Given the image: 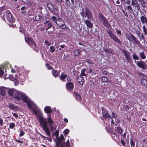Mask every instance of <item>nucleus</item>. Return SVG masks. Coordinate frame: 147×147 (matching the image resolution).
<instances>
[{"label":"nucleus","mask_w":147,"mask_h":147,"mask_svg":"<svg viewBox=\"0 0 147 147\" xmlns=\"http://www.w3.org/2000/svg\"><path fill=\"white\" fill-rule=\"evenodd\" d=\"M15 98L20 100L21 99L23 102L26 103L27 102V105L28 107L31 110L34 115H36L37 112V107L36 105L32 101L28 100L27 97L25 94H24L17 90H15V93L14 95Z\"/></svg>","instance_id":"nucleus-1"},{"label":"nucleus","mask_w":147,"mask_h":147,"mask_svg":"<svg viewBox=\"0 0 147 147\" xmlns=\"http://www.w3.org/2000/svg\"><path fill=\"white\" fill-rule=\"evenodd\" d=\"M39 121L40 125L42 126L43 129L45 132V133L47 136H50V133L48 125L50 127L51 130V131H52L54 129V121L51 118V115H48V117L47 119L41 117L40 118Z\"/></svg>","instance_id":"nucleus-2"},{"label":"nucleus","mask_w":147,"mask_h":147,"mask_svg":"<svg viewBox=\"0 0 147 147\" xmlns=\"http://www.w3.org/2000/svg\"><path fill=\"white\" fill-rule=\"evenodd\" d=\"M82 11L80 14L83 17L85 18L87 17L88 19L92 18V14L90 10L87 7H86L85 9L82 8Z\"/></svg>","instance_id":"nucleus-3"},{"label":"nucleus","mask_w":147,"mask_h":147,"mask_svg":"<svg viewBox=\"0 0 147 147\" xmlns=\"http://www.w3.org/2000/svg\"><path fill=\"white\" fill-rule=\"evenodd\" d=\"M5 18L7 20L10 22L13 21V16L11 13L8 11H6L4 14L3 19L5 21Z\"/></svg>","instance_id":"nucleus-4"},{"label":"nucleus","mask_w":147,"mask_h":147,"mask_svg":"<svg viewBox=\"0 0 147 147\" xmlns=\"http://www.w3.org/2000/svg\"><path fill=\"white\" fill-rule=\"evenodd\" d=\"M65 144L64 138L63 136L61 135L59 139L58 142L57 143L56 147H63L62 145Z\"/></svg>","instance_id":"nucleus-5"},{"label":"nucleus","mask_w":147,"mask_h":147,"mask_svg":"<svg viewBox=\"0 0 147 147\" xmlns=\"http://www.w3.org/2000/svg\"><path fill=\"white\" fill-rule=\"evenodd\" d=\"M107 34L115 42L120 43L121 42L117 38V37L115 36L113 33L110 30H109L107 32Z\"/></svg>","instance_id":"nucleus-6"},{"label":"nucleus","mask_w":147,"mask_h":147,"mask_svg":"<svg viewBox=\"0 0 147 147\" xmlns=\"http://www.w3.org/2000/svg\"><path fill=\"white\" fill-rule=\"evenodd\" d=\"M55 23L61 28L64 29L66 28V26L64 22L60 19L56 20L55 21Z\"/></svg>","instance_id":"nucleus-7"},{"label":"nucleus","mask_w":147,"mask_h":147,"mask_svg":"<svg viewBox=\"0 0 147 147\" xmlns=\"http://www.w3.org/2000/svg\"><path fill=\"white\" fill-rule=\"evenodd\" d=\"M136 65L140 68L146 70L147 69V65L143 61H138Z\"/></svg>","instance_id":"nucleus-8"},{"label":"nucleus","mask_w":147,"mask_h":147,"mask_svg":"<svg viewBox=\"0 0 147 147\" xmlns=\"http://www.w3.org/2000/svg\"><path fill=\"white\" fill-rule=\"evenodd\" d=\"M25 40L26 42L28 43L29 45L32 47H35L36 46L34 40L31 38H28L26 40V38H25Z\"/></svg>","instance_id":"nucleus-9"},{"label":"nucleus","mask_w":147,"mask_h":147,"mask_svg":"<svg viewBox=\"0 0 147 147\" xmlns=\"http://www.w3.org/2000/svg\"><path fill=\"white\" fill-rule=\"evenodd\" d=\"M99 15L100 18L103 24L105 26H107L108 25L109 23L106 18L102 14H100Z\"/></svg>","instance_id":"nucleus-10"},{"label":"nucleus","mask_w":147,"mask_h":147,"mask_svg":"<svg viewBox=\"0 0 147 147\" xmlns=\"http://www.w3.org/2000/svg\"><path fill=\"white\" fill-rule=\"evenodd\" d=\"M102 117L105 119L110 118L112 119L110 115L106 111H103L102 112Z\"/></svg>","instance_id":"nucleus-11"},{"label":"nucleus","mask_w":147,"mask_h":147,"mask_svg":"<svg viewBox=\"0 0 147 147\" xmlns=\"http://www.w3.org/2000/svg\"><path fill=\"white\" fill-rule=\"evenodd\" d=\"M84 23L86 25L88 28L89 27L90 28H92L93 25L91 23L90 21L86 20L84 21Z\"/></svg>","instance_id":"nucleus-12"},{"label":"nucleus","mask_w":147,"mask_h":147,"mask_svg":"<svg viewBox=\"0 0 147 147\" xmlns=\"http://www.w3.org/2000/svg\"><path fill=\"white\" fill-rule=\"evenodd\" d=\"M45 112L47 113H50L52 111V110L49 106H47L44 108Z\"/></svg>","instance_id":"nucleus-13"},{"label":"nucleus","mask_w":147,"mask_h":147,"mask_svg":"<svg viewBox=\"0 0 147 147\" xmlns=\"http://www.w3.org/2000/svg\"><path fill=\"white\" fill-rule=\"evenodd\" d=\"M74 87V84L72 82H70L67 83L66 85V88L67 89L69 90H71Z\"/></svg>","instance_id":"nucleus-14"},{"label":"nucleus","mask_w":147,"mask_h":147,"mask_svg":"<svg viewBox=\"0 0 147 147\" xmlns=\"http://www.w3.org/2000/svg\"><path fill=\"white\" fill-rule=\"evenodd\" d=\"M9 107L11 109L15 110H17L18 109L17 106H14L13 104L12 103H9Z\"/></svg>","instance_id":"nucleus-15"},{"label":"nucleus","mask_w":147,"mask_h":147,"mask_svg":"<svg viewBox=\"0 0 147 147\" xmlns=\"http://www.w3.org/2000/svg\"><path fill=\"white\" fill-rule=\"evenodd\" d=\"M130 35L131 36L132 38L134 41V42L137 44H139L140 43V42H139L138 40L136 39V37L134 36L132 34H130Z\"/></svg>","instance_id":"nucleus-16"},{"label":"nucleus","mask_w":147,"mask_h":147,"mask_svg":"<svg viewBox=\"0 0 147 147\" xmlns=\"http://www.w3.org/2000/svg\"><path fill=\"white\" fill-rule=\"evenodd\" d=\"M141 82L145 88H147V81L146 80L144 79H142L141 80Z\"/></svg>","instance_id":"nucleus-17"},{"label":"nucleus","mask_w":147,"mask_h":147,"mask_svg":"<svg viewBox=\"0 0 147 147\" xmlns=\"http://www.w3.org/2000/svg\"><path fill=\"white\" fill-rule=\"evenodd\" d=\"M78 82L81 84H82L83 83L84 80L82 76H80L78 77Z\"/></svg>","instance_id":"nucleus-18"},{"label":"nucleus","mask_w":147,"mask_h":147,"mask_svg":"<svg viewBox=\"0 0 147 147\" xmlns=\"http://www.w3.org/2000/svg\"><path fill=\"white\" fill-rule=\"evenodd\" d=\"M136 1V0H132L131 4L133 6L136 5H137V6H136L135 7H136L138 9L140 8L139 5H137Z\"/></svg>","instance_id":"nucleus-19"},{"label":"nucleus","mask_w":147,"mask_h":147,"mask_svg":"<svg viewBox=\"0 0 147 147\" xmlns=\"http://www.w3.org/2000/svg\"><path fill=\"white\" fill-rule=\"evenodd\" d=\"M101 80L103 82H109L110 83H111V81L109 79H108L107 78L103 77L101 78Z\"/></svg>","instance_id":"nucleus-20"},{"label":"nucleus","mask_w":147,"mask_h":147,"mask_svg":"<svg viewBox=\"0 0 147 147\" xmlns=\"http://www.w3.org/2000/svg\"><path fill=\"white\" fill-rule=\"evenodd\" d=\"M74 94L75 97L76 99L78 100H80L81 98V97L80 95L78 93L76 92H74Z\"/></svg>","instance_id":"nucleus-21"},{"label":"nucleus","mask_w":147,"mask_h":147,"mask_svg":"<svg viewBox=\"0 0 147 147\" xmlns=\"http://www.w3.org/2000/svg\"><path fill=\"white\" fill-rule=\"evenodd\" d=\"M86 69L85 68H84L81 71V73L80 74L81 76H86V74L85 73V72L86 71Z\"/></svg>","instance_id":"nucleus-22"},{"label":"nucleus","mask_w":147,"mask_h":147,"mask_svg":"<svg viewBox=\"0 0 147 147\" xmlns=\"http://www.w3.org/2000/svg\"><path fill=\"white\" fill-rule=\"evenodd\" d=\"M140 20L143 23H144L147 21L146 18L144 16H142L140 17Z\"/></svg>","instance_id":"nucleus-23"},{"label":"nucleus","mask_w":147,"mask_h":147,"mask_svg":"<svg viewBox=\"0 0 147 147\" xmlns=\"http://www.w3.org/2000/svg\"><path fill=\"white\" fill-rule=\"evenodd\" d=\"M44 24L45 25L48 26V27L46 29L47 30H48L49 28H50L52 27V25L50 24V23L49 21H47L46 22H45L44 23Z\"/></svg>","instance_id":"nucleus-24"},{"label":"nucleus","mask_w":147,"mask_h":147,"mask_svg":"<svg viewBox=\"0 0 147 147\" xmlns=\"http://www.w3.org/2000/svg\"><path fill=\"white\" fill-rule=\"evenodd\" d=\"M5 94L4 89L3 87H0V94L4 96Z\"/></svg>","instance_id":"nucleus-25"},{"label":"nucleus","mask_w":147,"mask_h":147,"mask_svg":"<svg viewBox=\"0 0 147 147\" xmlns=\"http://www.w3.org/2000/svg\"><path fill=\"white\" fill-rule=\"evenodd\" d=\"M81 51L78 49H76L74 51V55L76 56L79 55L80 54Z\"/></svg>","instance_id":"nucleus-26"},{"label":"nucleus","mask_w":147,"mask_h":147,"mask_svg":"<svg viewBox=\"0 0 147 147\" xmlns=\"http://www.w3.org/2000/svg\"><path fill=\"white\" fill-rule=\"evenodd\" d=\"M52 74L55 77H56L58 74V73L56 70H53L52 71Z\"/></svg>","instance_id":"nucleus-27"},{"label":"nucleus","mask_w":147,"mask_h":147,"mask_svg":"<svg viewBox=\"0 0 147 147\" xmlns=\"http://www.w3.org/2000/svg\"><path fill=\"white\" fill-rule=\"evenodd\" d=\"M122 51L124 53L125 57L130 55L129 52L128 51L123 50Z\"/></svg>","instance_id":"nucleus-28"},{"label":"nucleus","mask_w":147,"mask_h":147,"mask_svg":"<svg viewBox=\"0 0 147 147\" xmlns=\"http://www.w3.org/2000/svg\"><path fill=\"white\" fill-rule=\"evenodd\" d=\"M122 51L124 53L125 57L130 55L129 52L128 51L123 50Z\"/></svg>","instance_id":"nucleus-29"},{"label":"nucleus","mask_w":147,"mask_h":147,"mask_svg":"<svg viewBox=\"0 0 147 147\" xmlns=\"http://www.w3.org/2000/svg\"><path fill=\"white\" fill-rule=\"evenodd\" d=\"M139 56L142 59H145L146 58V56L144 52H140L139 53Z\"/></svg>","instance_id":"nucleus-30"},{"label":"nucleus","mask_w":147,"mask_h":147,"mask_svg":"<svg viewBox=\"0 0 147 147\" xmlns=\"http://www.w3.org/2000/svg\"><path fill=\"white\" fill-rule=\"evenodd\" d=\"M115 130L120 134H121L122 133V130L120 128L118 127H115Z\"/></svg>","instance_id":"nucleus-31"},{"label":"nucleus","mask_w":147,"mask_h":147,"mask_svg":"<svg viewBox=\"0 0 147 147\" xmlns=\"http://www.w3.org/2000/svg\"><path fill=\"white\" fill-rule=\"evenodd\" d=\"M67 76V75L65 74H62L60 77V79L62 80H64Z\"/></svg>","instance_id":"nucleus-32"},{"label":"nucleus","mask_w":147,"mask_h":147,"mask_svg":"<svg viewBox=\"0 0 147 147\" xmlns=\"http://www.w3.org/2000/svg\"><path fill=\"white\" fill-rule=\"evenodd\" d=\"M14 93H15V91L13 89H10L8 90V94L10 96H12Z\"/></svg>","instance_id":"nucleus-33"},{"label":"nucleus","mask_w":147,"mask_h":147,"mask_svg":"<svg viewBox=\"0 0 147 147\" xmlns=\"http://www.w3.org/2000/svg\"><path fill=\"white\" fill-rule=\"evenodd\" d=\"M126 58L127 61L129 63L131 62L132 61L131 57L130 55L126 57Z\"/></svg>","instance_id":"nucleus-34"},{"label":"nucleus","mask_w":147,"mask_h":147,"mask_svg":"<svg viewBox=\"0 0 147 147\" xmlns=\"http://www.w3.org/2000/svg\"><path fill=\"white\" fill-rule=\"evenodd\" d=\"M49 51L52 53H53L55 51V47L53 46L50 47Z\"/></svg>","instance_id":"nucleus-35"},{"label":"nucleus","mask_w":147,"mask_h":147,"mask_svg":"<svg viewBox=\"0 0 147 147\" xmlns=\"http://www.w3.org/2000/svg\"><path fill=\"white\" fill-rule=\"evenodd\" d=\"M133 58L135 60H138L139 57L135 54L133 53L132 55Z\"/></svg>","instance_id":"nucleus-36"},{"label":"nucleus","mask_w":147,"mask_h":147,"mask_svg":"<svg viewBox=\"0 0 147 147\" xmlns=\"http://www.w3.org/2000/svg\"><path fill=\"white\" fill-rule=\"evenodd\" d=\"M9 127L11 129L13 128L15 126V124L14 123H10L9 124Z\"/></svg>","instance_id":"nucleus-37"},{"label":"nucleus","mask_w":147,"mask_h":147,"mask_svg":"<svg viewBox=\"0 0 147 147\" xmlns=\"http://www.w3.org/2000/svg\"><path fill=\"white\" fill-rule=\"evenodd\" d=\"M143 31L144 33V34H146V35H147V30L146 29V28L144 25L143 26Z\"/></svg>","instance_id":"nucleus-38"},{"label":"nucleus","mask_w":147,"mask_h":147,"mask_svg":"<svg viewBox=\"0 0 147 147\" xmlns=\"http://www.w3.org/2000/svg\"><path fill=\"white\" fill-rule=\"evenodd\" d=\"M125 36L127 39L129 40V41L131 40V36L130 35V36L128 33H127L125 34Z\"/></svg>","instance_id":"nucleus-39"},{"label":"nucleus","mask_w":147,"mask_h":147,"mask_svg":"<svg viewBox=\"0 0 147 147\" xmlns=\"http://www.w3.org/2000/svg\"><path fill=\"white\" fill-rule=\"evenodd\" d=\"M84 33L85 34V35L86 36L88 35L89 34V30H85L84 31Z\"/></svg>","instance_id":"nucleus-40"},{"label":"nucleus","mask_w":147,"mask_h":147,"mask_svg":"<svg viewBox=\"0 0 147 147\" xmlns=\"http://www.w3.org/2000/svg\"><path fill=\"white\" fill-rule=\"evenodd\" d=\"M130 144L131 146L134 147L135 145V143L132 139H130Z\"/></svg>","instance_id":"nucleus-41"},{"label":"nucleus","mask_w":147,"mask_h":147,"mask_svg":"<svg viewBox=\"0 0 147 147\" xmlns=\"http://www.w3.org/2000/svg\"><path fill=\"white\" fill-rule=\"evenodd\" d=\"M66 147H70L69 142V139H68L66 142Z\"/></svg>","instance_id":"nucleus-42"},{"label":"nucleus","mask_w":147,"mask_h":147,"mask_svg":"<svg viewBox=\"0 0 147 147\" xmlns=\"http://www.w3.org/2000/svg\"><path fill=\"white\" fill-rule=\"evenodd\" d=\"M46 66L47 67L48 69H51L53 68L51 65H49V64L46 63Z\"/></svg>","instance_id":"nucleus-43"},{"label":"nucleus","mask_w":147,"mask_h":147,"mask_svg":"<svg viewBox=\"0 0 147 147\" xmlns=\"http://www.w3.org/2000/svg\"><path fill=\"white\" fill-rule=\"evenodd\" d=\"M104 50L105 52L107 53H111V51L109 50L108 49H105Z\"/></svg>","instance_id":"nucleus-44"},{"label":"nucleus","mask_w":147,"mask_h":147,"mask_svg":"<svg viewBox=\"0 0 147 147\" xmlns=\"http://www.w3.org/2000/svg\"><path fill=\"white\" fill-rule=\"evenodd\" d=\"M139 37L140 40H141V39H144V36L143 33H141V36H140Z\"/></svg>","instance_id":"nucleus-45"},{"label":"nucleus","mask_w":147,"mask_h":147,"mask_svg":"<svg viewBox=\"0 0 147 147\" xmlns=\"http://www.w3.org/2000/svg\"><path fill=\"white\" fill-rule=\"evenodd\" d=\"M24 134L25 133L24 131H20V137H21L23 136L24 135Z\"/></svg>","instance_id":"nucleus-46"},{"label":"nucleus","mask_w":147,"mask_h":147,"mask_svg":"<svg viewBox=\"0 0 147 147\" xmlns=\"http://www.w3.org/2000/svg\"><path fill=\"white\" fill-rule=\"evenodd\" d=\"M112 116L114 118H116L117 117V116L116 114L113 112L112 113Z\"/></svg>","instance_id":"nucleus-47"},{"label":"nucleus","mask_w":147,"mask_h":147,"mask_svg":"<svg viewBox=\"0 0 147 147\" xmlns=\"http://www.w3.org/2000/svg\"><path fill=\"white\" fill-rule=\"evenodd\" d=\"M45 43L48 46H50L51 45V42H49L47 40H45Z\"/></svg>","instance_id":"nucleus-48"},{"label":"nucleus","mask_w":147,"mask_h":147,"mask_svg":"<svg viewBox=\"0 0 147 147\" xmlns=\"http://www.w3.org/2000/svg\"><path fill=\"white\" fill-rule=\"evenodd\" d=\"M69 132V130L68 129H66L64 131V133L65 135L67 134Z\"/></svg>","instance_id":"nucleus-49"},{"label":"nucleus","mask_w":147,"mask_h":147,"mask_svg":"<svg viewBox=\"0 0 147 147\" xmlns=\"http://www.w3.org/2000/svg\"><path fill=\"white\" fill-rule=\"evenodd\" d=\"M3 123V121L1 118L0 119V125L2 126Z\"/></svg>","instance_id":"nucleus-50"},{"label":"nucleus","mask_w":147,"mask_h":147,"mask_svg":"<svg viewBox=\"0 0 147 147\" xmlns=\"http://www.w3.org/2000/svg\"><path fill=\"white\" fill-rule=\"evenodd\" d=\"M86 62L88 63L89 64H93V63L92 61L90 60H88L86 61Z\"/></svg>","instance_id":"nucleus-51"},{"label":"nucleus","mask_w":147,"mask_h":147,"mask_svg":"<svg viewBox=\"0 0 147 147\" xmlns=\"http://www.w3.org/2000/svg\"><path fill=\"white\" fill-rule=\"evenodd\" d=\"M4 73V71L0 68V76L2 75Z\"/></svg>","instance_id":"nucleus-52"},{"label":"nucleus","mask_w":147,"mask_h":147,"mask_svg":"<svg viewBox=\"0 0 147 147\" xmlns=\"http://www.w3.org/2000/svg\"><path fill=\"white\" fill-rule=\"evenodd\" d=\"M15 141L18 143H23V142L22 141H21L20 140H18L17 139H16L15 140Z\"/></svg>","instance_id":"nucleus-53"},{"label":"nucleus","mask_w":147,"mask_h":147,"mask_svg":"<svg viewBox=\"0 0 147 147\" xmlns=\"http://www.w3.org/2000/svg\"><path fill=\"white\" fill-rule=\"evenodd\" d=\"M13 81H14L15 80L16 81L18 78V76L16 75L15 77H13Z\"/></svg>","instance_id":"nucleus-54"},{"label":"nucleus","mask_w":147,"mask_h":147,"mask_svg":"<svg viewBox=\"0 0 147 147\" xmlns=\"http://www.w3.org/2000/svg\"><path fill=\"white\" fill-rule=\"evenodd\" d=\"M12 114L13 116L15 117L16 118H18V115H17L16 113H12Z\"/></svg>","instance_id":"nucleus-55"},{"label":"nucleus","mask_w":147,"mask_h":147,"mask_svg":"<svg viewBox=\"0 0 147 147\" xmlns=\"http://www.w3.org/2000/svg\"><path fill=\"white\" fill-rule=\"evenodd\" d=\"M127 8L128 9V10L129 11V10H132V8L130 6H127Z\"/></svg>","instance_id":"nucleus-56"},{"label":"nucleus","mask_w":147,"mask_h":147,"mask_svg":"<svg viewBox=\"0 0 147 147\" xmlns=\"http://www.w3.org/2000/svg\"><path fill=\"white\" fill-rule=\"evenodd\" d=\"M56 17L54 16H52V20L54 21L56 19Z\"/></svg>","instance_id":"nucleus-57"},{"label":"nucleus","mask_w":147,"mask_h":147,"mask_svg":"<svg viewBox=\"0 0 147 147\" xmlns=\"http://www.w3.org/2000/svg\"><path fill=\"white\" fill-rule=\"evenodd\" d=\"M121 143L122 144L123 146H124L125 145V143L124 142L123 140H121Z\"/></svg>","instance_id":"nucleus-58"},{"label":"nucleus","mask_w":147,"mask_h":147,"mask_svg":"<svg viewBox=\"0 0 147 147\" xmlns=\"http://www.w3.org/2000/svg\"><path fill=\"white\" fill-rule=\"evenodd\" d=\"M5 7H0V11H2L3 10H5Z\"/></svg>","instance_id":"nucleus-59"},{"label":"nucleus","mask_w":147,"mask_h":147,"mask_svg":"<svg viewBox=\"0 0 147 147\" xmlns=\"http://www.w3.org/2000/svg\"><path fill=\"white\" fill-rule=\"evenodd\" d=\"M125 3L126 4L129 5L130 3V2L129 0H128L126 1Z\"/></svg>","instance_id":"nucleus-60"},{"label":"nucleus","mask_w":147,"mask_h":147,"mask_svg":"<svg viewBox=\"0 0 147 147\" xmlns=\"http://www.w3.org/2000/svg\"><path fill=\"white\" fill-rule=\"evenodd\" d=\"M89 73L91 74L92 72V70L91 68H89Z\"/></svg>","instance_id":"nucleus-61"},{"label":"nucleus","mask_w":147,"mask_h":147,"mask_svg":"<svg viewBox=\"0 0 147 147\" xmlns=\"http://www.w3.org/2000/svg\"><path fill=\"white\" fill-rule=\"evenodd\" d=\"M141 3L142 4V5L143 6L145 7V3L144 1H143V2H141Z\"/></svg>","instance_id":"nucleus-62"},{"label":"nucleus","mask_w":147,"mask_h":147,"mask_svg":"<svg viewBox=\"0 0 147 147\" xmlns=\"http://www.w3.org/2000/svg\"><path fill=\"white\" fill-rule=\"evenodd\" d=\"M116 32H117V33L120 34V35H121V32L120 30H116Z\"/></svg>","instance_id":"nucleus-63"},{"label":"nucleus","mask_w":147,"mask_h":147,"mask_svg":"<svg viewBox=\"0 0 147 147\" xmlns=\"http://www.w3.org/2000/svg\"><path fill=\"white\" fill-rule=\"evenodd\" d=\"M64 121L66 123H68V119L66 118H65L64 119Z\"/></svg>","instance_id":"nucleus-64"}]
</instances>
